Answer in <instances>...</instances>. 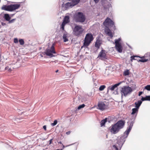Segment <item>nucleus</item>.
<instances>
[{
    "label": "nucleus",
    "instance_id": "1",
    "mask_svg": "<svg viewBox=\"0 0 150 150\" xmlns=\"http://www.w3.org/2000/svg\"><path fill=\"white\" fill-rule=\"evenodd\" d=\"M135 117H132L130 118L129 121L127 122L128 127H127L126 130L123 133V135L120 137L118 140L117 143L114 145V147L117 148V146L122 148V145L126 140V139L127 138L130 131H131L133 124L135 122Z\"/></svg>",
    "mask_w": 150,
    "mask_h": 150
},
{
    "label": "nucleus",
    "instance_id": "2",
    "mask_svg": "<svg viewBox=\"0 0 150 150\" xmlns=\"http://www.w3.org/2000/svg\"><path fill=\"white\" fill-rule=\"evenodd\" d=\"M74 20L76 22L83 23L86 19V17L85 15L81 12H78L74 16Z\"/></svg>",
    "mask_w": 150,
    "mask_h": 150
},
{
    "label": "nucleus",
    "instance_id": "3",
    "mask_svg": "<svg viewBox=\"0 0 150 150\" xmlns=\"http://www.w3.org/2000/svg\"><path fill=\"white\" fill-rule=\"evenodd\" d=\"M20 4H13L10 5H4L1 8V9L6 11H12L18 9L20 7Z\"/></svg>",
    "mask_w": 150,
    "mask_h": 150
},
{
    "label": "nucleus",
    "instance_id": "4",
    "mask_svg": "<svg viewBox=\"0 0 150 150\" xmlns=\"http://www.w3.org/2000/svg\"><path fill=\"white\" fill-rule=\"evenodd\" d=\"M83 31L84 29L82 26L76 25L73 29V33L75 36L79 37L82 34Z\"/></svg>",
    "mask_w": 150,
    "mask_h": 150
},
{
    "label": "nucleus",
    "instance_id": "5",
    "mask_svg": "<svg viewBox=\"0 0 150 150\" xmlns=\"http://www.w3.org/2000/svg\"><path fill=\"white\" fill-rule=\"evenodd\" d=\"M94 38L92 34L91 33H87L84 40V46L87 47L93 40Z\"/></svg>",
    "mask_w": 150,
    "mask_h": 150
},
{
    "label": "nucleus",
    "instance_id": "6",
    "mask_svg": "<svg viewBox=\"0 0 150 150\" xmlns=\"http://www.w3.org/2000/svg\"><path fill=\"white\" fill-rule=\"evenodd\" d=\"M55 44L53 43L50 49H47L45 51L42 53L44 55L46 54L47 56L50 57H51L54 56L52 53L55 54L56 52L55 50Z\"/></svg>",
    "mask_w": 150,
    "mask_h": 150
},
{
    "label": "nucleus",
    "instance_id": "7",
    "mask_svg": "<svg viewBox=\"0 0 150 150\" xmlns=\"http://www.w3.org/2000/svg\"><path fill=\"white\" fill-rule=\"evenodd\" d=\"M132 91V88L129 86H124L122 88L121 90L122 97L123 95L126 96L128 94H130Z\"/></svg>",
    "mask_w": 150,
    "mask_h": 150
},
{
    "label": "nucleus",
    "instance_id": "8",
    "mask_svg": "<svg viewBox=\"0 0 150 150\" xmlns=\"http://www.w3.org/2000/svg\"><path fill=\"white\" fill-rule=\"evenodd\" d=\"M110 128V132L114 134L117 133L120 130L115 123L112 125Z\"/></svg>",
    "mask_w": 150,
    "mask_h": 150
},
{
    "label": "nucleus",
    "instance_id": "9",
    "mask_svg": "<svg viewBox=\"0 0 150 150\" xmlns=\"http://www.w3.org/2000/svg\"><path fill=\"white\" fill-rule=\"evenodd\" d=\"M98 108H97L101 111H103L108 108V106L102 101L98 103Z\"/></svg>",
    "mask_w": 150,
    "mask_h": 150
},
{
    "label": "nucleus",
    "instance_id": "10",
    "mask_svg": "<svg viewBox=\"0 0 150 150\" xmlns=\"http://www.w3.org/2000/svg\"><path fill=\"white\" fill-rule=\"evenodd\" d=\"M125 123V120H120L118 121L115 124L119 129H121L124 127Z\"/></svg>",
    "mask_w": 150,
    "mask_h": 150
},
{
    "label": "nucleus",
    "instance_id": "11",
    "mask_svg": "<svg viewBox=\"0 0 150 150\" xmlns=\"http://www.w3.org/2000/svg\"><path fill=\"white\" fill-rule=\"evenodd\" d=\"M122 82H120L117 83L115 84L113 86H110L108 87V90H110L112 91L115 90V88H117L116 90H117V86H119L120 84Z\"/></svg>",
    "mask_w": 150,
    "mask_h": 150
},
{
    "label": "nucleus",
    "instance_id": "12",
    "mask_svg": "<svg viewBox=\"0 0 150 150\" xmlns=\"http://www.w3.org/2000/svg\"><path fill=\"white\" fill-rule=\"evenodd\" d=\"M105 51L103 49L100 52L98 55V57L103 58L104 59H106V54L105 53Z\"/></svg>",
    "mask_w": 150,
    "mask_h": 150
},
{
    "label": "nucleus",
    "instance_id": "13",
    "mask_svg": "<svg viewBox=\"0 0 150 150\" xmlns=\"http://www.w3.org/2000/svg\"><path fill=\"white\" fill-rule=\"evenodd\" d=\"M105 33L111 38L113 37V35L110 30L108 27H106L105 30Z\"/></svg>",
    "mask_w": 150,
    "mask_h": 150
},
{
    "label": "nucleus",
    "instance_id": "14",
    "mask_svg": "<svg viewBox=\"0 0 150 150\" xmlns=\"http://www.w3.org/2000/svg\"><path fill=\"white\" fill-rule=\"evenodd\" d=\"M115 48L116 50L119 53H121L122 51V47L121 44L115 45Z\"/></svg>",
    "mask_w": 150,
    "mask_h": 150
},
{
    "label": "nucleus",
    "instance_id": "15",
    "mask_svg": "<svg viewBox=\"0 0 150 150\" xmlns=\"http://www.w3.org/2000/svg\"><path fill=\"white\" fill-rule=\"evenodd\" d=\"M138 109L136 108H133L132 109V112L131 113V115H133L132 117H135V118H136L138 111Z\"/></svg>",
    "mask_w": 150,
    "mask_h": 150
},
{
    "label": "nucleus",
    "instance_id": "16",
    "mask_svg": "<svg viewBox=\"0 0 150 150\" xmlns=\"http://www.w3.org/2000/svg\"><path fill=\"white\" fill-rule=\"evenodd\" d=\"M75 6L72 2H68L65 5V7L66 8H72Z\"/></svg>",
    "mask_w": 150,
    "mask_h": 150
},
{
    "label": "nucleus",
    "instance_id": "17",
    "mask_svg": "<svg viewBox=\"0 0 150 150\" xmlns=\"http://www.w3.org/2000/svg\"><path fill=\"white\" fill-rule=\"evenodd\" d=\"M101 44V43L100 42V40L99 39H97L95 42V46L97 48V49H99Z\"/></svg>",
    "mask_w": 150,
    "mask_h": 150
},
{
    "label": "nucleus",
    "instance_id": "18",
    "mask_svg": "<svg viewBox=\"0 0 150 150\" xmlns=\"http://www.w3.org/2000/svg\"><path fill=\"white\" fill-rule=\"evenodd\" d=\"M142 103V101L141 100H139L137 102H135L134 103L135 105V107L139 109Z\"/></svg>",
    "mask_w": 150,
    "mask_h": 150
},
{
    "label": "nucleus",
    "instance_id": "19",
    "mask_svg": "<svg viewBox=\"0 0 150 150\" xmlns=\"http://www.w3.org/2000/svg\"><path fill=\"white\" fill-rule=\"evenodd\" d=\"M3 17L6 21H8L11 19V17L10 16L9 14L8 13L5 14Z\"/></svg>",
    "mask_w": 150,
    "mask_h": 150
},
{
    "label": "nucleus",
    "instance_id": "20",
    "mask_svg": "<svg viewBox=\"0 0 150 150\" xmlns=\"http://www.w3.org/2000/svg\"><path fill=\"white\" fill-rule=\"evenodd\" d=\"M69 22L70 20L69 16H66L64 18L63 22H64V23L67 24Z\"/></svg>",
    "mask_w": 150,
    "mask_h": 150
},
{
    "label": "nucleus",
    "instance_id": "21",
    "mask_svg": "<svg viewBox=\"0 0 150 150\" xmlns=\"http://www.w3.org/2000/svg\"><path fill=\"white\" fill-rule=\"evenodd\" d=\"M141 57L140 58L141 59H137V60L138 62H147L148 60V59H146L144 58V56H143L142 57Z\"/></svg>",
    "mask_w": 150,
    "mask_h": 150
},
{
    "label": "nucleus",
    "instance_id": "22",
    "mask_svg": "<svg viewBox=\"0 0 150 150\" xmlns=\"http://www.w3.org/2000/svg\"><path fill=\"white\" fill-rule=\"evenodd\" d=\"M111 19L109 18H107L105 20V21L103 22L104 25L105 26L106 25H107L108 24L110 23Z\"/></svg>",
    "mask_w": 150,
    "mask_h": 150
},
{
    "label": "nucleus",
    "instance_id": "23",
    "mask_svg": "<svg viewBox=\"0 0 150 150\" xmlns=\"http://www.w3.org/2000/svg\"><path fill=\"white\" fill-rule=\"evenodd\" d=\"M107 121V118H105V119L102 120L100 122V125L101 127L104 126L105 123Z\"/></svg>",
    "mask_w": 150,
    "mask_h": 150
},
{
    "label": "nucleus",
    "instance_id": "24",
    "mask_svg": "<svg viewBox=\"0 0 150 150\" xmlns=\"http://www.w3.org/2000/svg\"><path fill=\"white\" fill-rule=\"evenodd\" d=\"M107 25H109V26H110L111 27L114 26V30L115 29V27L114 25V23L111 20V21H110V23H109L108 24H107Z\"/></svg>",
    "mask_w": 150,
    "mask_h": 150
},
{
    "label": "nucleus",
    "instance_id": "25",
    "mask_svg": "<svg viewBox=\"0 0 150 150\" xmlns=\"http://www.w3.org/2000/svg\"><path fill=\"white\" fill-rule=\"evenodd\" d=\"M121 40V39L120 38H119L117 39H115V45H119L121 44V43L120 42Z\"/></svg>",
    "mask_w": 150,
    "mask_h": 150
},
{
    "label": "nucleus",
    "instance_id": "26",
    "mask_svg": "<svg viewBox=\"0 0 150 150\" xmlns=\"http://www.w3.org/2000/svg\"><path fill=\"white\" fill-rule=\"evenodd\" d=\"M63 38L64 40V42H67L68 41V39L67 38V35L66 34H64L63 36Z\"/></svg>",
    "mask_w": 150,
    "mask_h": 150
},
{
    "label": "nucleus",
    "instance_id": "27",
    "mask_svg": "<svg viewBox=\"0 0 150 150\" xmlns=\"http://www.w3.org/2000/svg\"><path fill=\"white\" fill-rule=\"evenodd\" d=\"M135 57L141 58V57L140 56H137V55H136V56L133 55V56H131L130 57L131 60V61L132 62V60H137V59H135Z\"/></svg>",
    "mask_w": 150,
    "mask_h": 150
},
{
    "label": "nucleus",
    "instance_id": "28",
    "mask_svg": "<svg viewBox=\"0 0 150 150\" xmlns=\"http://www.w3.org/2000/svg\"><path fill=\"white\" fill-rule=\"evenodd\" d=\"M72 3L75 5L77 4L79 2L80 0H71Z\"/></svg>",
    "mask_w": 150,
    "mask_h": 150
},
{
    "label": "nucleus",
    "instance_id": "29",
    "mask_svg": "<svg viewBox=\"0 0 150 150\" xmlns=\"http://www.w3.org/2000/svg\"><path fill=\"white\" fill-rule=\"evenodd\" d=\"M105 87H106V86L105 85H101L99 89V91H102L105 89Z\"/></svg>",
    "mask_w": 150,
    "mask_h": 150
},
{
    "label": "nucleus",
    "instance_id": "30",
    "mask_svg": "<svg viewBox=\"0 0 150 150\" xmlns=\"http://www.w3.org/2000/svg\"><path fill=\"white\" fill-rule=\"evenodd\" d=\"M20 43V44L21 45H23L24 44V41L23 39H20L18 41Z\"/></svg>",
    "mask_w": 150,
    "mask_h": 150
},
{
    "label": "nucleus",
    "instance_id": "31",
    "mask_svg": "<svg viewBox=\"0 0 150 150\" xmlns=\"http://www.w3.org/2000/svg\"><path fill=\"white\" fill-rule=\"evenodd\" d=\"M85 106V105L84 104H83L81 105H79L77 108V109L78 110H79L82 108H83Z\"/></svg>",
    "mask_w": 150,
    "mask_h": 150
},
{
    "label": "nucleus",
    "instance_id": "32",
    "mask_svg": "<svg viewBox=\"0 0 150 150\" xmlns=\"http://www.w3.org/2000/svg\"><path fill=\"white\" fill-rule=\"evenodd\" d=\"M129 74V71L128 70H127L125 71L124 73V75L125 76L128 75Z\"/></svg>",
    "mask_w": 150,
    "mask_h": 150
},
{
    "label": "nucleus",
    "instance_id": "33",
    "mask_svg": "<svg viewBox=\"0 0 150 150\" xmlns=\"http://www.w3.org/2000/svg\"><path fill=\"white\" fill-rule=\"evenodd\" d=\"M144 89L148 91H150V85H148L144 87Z\"/></svg>",
    "mask_w": 150,
    "mask_h": 150
},
{
    "label": "nucleus",
    "instance_id": "34",
    "mask_svg": "<svg viewBox=\"0 0 150 150\" xmlns=\"http://www.w3.org/2000/svg\"><path fill=\"white\" fill-rule=\"evenodd\" d=\"M57 120H55L54 121L53 123L51 124V125L52 126H54L57 124Z\"/></svg>",
    "mask_w": 150,
    "mask_h": 150
},
{
    "label": "nucleus",
    "instance_id": "35",
    "mask_svg": "<svg viewBox=\"0 0 150 150\" xmlns=\"http://www.w3.org/2000/svg\"><path fill=\"white\" fill-rule=\"evenodd\" d=\"M16 18H13L11 20H10L8 21V23H13L14 21H16Z\"/></svg>",
    "mask_w": 150,
    "mask_h": 150
},
{
    "label": "nucleus",
    "instance_id": "36",
    "mask_svg": "<svg viewBox=\"0 0 150 150\" xmlns=\"http://www.w3.org/2000/svg\"><path fill=\"white\" fill-rule=\"evenodd\" d=\"M114 145H113L112 146V147H113V150H120V149H121V148H120V147H119V146H117V148H115V147H114Z\"/></svg>",
    "mask_w": 150,
    "mask_h": 150
},
{
    "label": "nucleus",
    "instance_id": "37",
    "mask_svg": "<svg viewBox=\"0 0 150 150\" xmlns=\"http://www.w3.org/2000/svg\"><path fill=\"white\" fill-rule=\"evenodd\" d=\"M5 69L6 70H7L9 71H11L12 70L11 68H10L8 66L6 67L5 68Z\"/></svg>",
    "mask_w": 150,
    "mask_h": 150
},
{
    "label": "nucleus",
    "instance_id": "38",
    "mask_svg": "<svg viewBox=\"0 0 150 150\" xmlns=\"http://www.w3.org/2000/svg\"><path fill=\"white\" fill-rule=\"evenodd\" d=\"M146 96L145 97H142V98L141 99V100L142 101H144L145 100H147L146 99Z\"/></svg>",
    "mask_w": 150,
    "mask_h": 150
},
{
    "label": "nucleus",
    "instance_id": "39",
    "mask_svg": "<svg viewBox=\"0 0 150 150\" xmlns=\"http://www.w3.org/2000/svg\"><path fill=\"white\" fill-rule=\"evenodd\" d=\"M66 23H64V22H62L61 25V28L63 30H64V26Z\"/></svg>",
    "mask_w": 150,
    "mask_h": 150
},
{
    "label": "nucleus",
    "instance_id": "40",
    "mask_svg": "<svg viewBox=\"0 0 150 150\" xmlns=\"http://www.w3.org/2000/svg\"><path fill=\"white\" fill-rule=\"evenodd\" d=\"M18 42V40L17 38H15L14 39V42L15 43H17Z\"/></svg>",
    "mask_w": 150,
    "mask_h": 150
},
{
    "label": "nucleus",
    "instance_id": "41",
    "mask_svg": "<svg viewBox=\"0 0 150 150\" xmlns=\"http://www.w3.org/2000/svg\"><path fill=\"white\" fill-rule=\"evenodd\" d=\"M146 99L148 101H150V96H146Z\"/></svg>",
    "mask_w": 150,
    "mask_h": 150
},
{
    "label": "nucleus",
    "instance_id": "42",
    "mask_svg": "<svg viewBox=\"0 0 150 150\" xmlns=\"http://www.w3.org/2000/svg\"><path fill=\"white\" fill-rule=\"evenodd\" d=\"M53 140V139H50L49 141V145H50V144H51L52 143V140Z\"/></svg>",
    "mask_w": 150,
    "mask_h": 150
},
{
    "label": "nucleus",
    "instance_id": "43",
    "mask_svg": "<svg viewBox=\"0 0 150 150\" xmlns=\"http://www.w3.org/2000/svg\"><path fill=\"white\" fill-rule=\"evenodd\" d=\"M143 93V92L142 91H140L139 92L138 95L139 96H140Z\"/></svg>",
    "mask_w": 150,
    "mask_h": 150
},
{
    "label": "nucleus",
    "instance_id": "44",
    "mask_svg": "<svg viewBox=\"0 0 150 150\" xmlns=\"http://www.w3.org/2000/svg\"><path fill=\"white\" fill-rule=\"evenodd\" d=\"M113 93L115 95L118 94V93L117 91H115L113 92Z\"/></svg>",
    "mask_w": 150,
    "mask_h": 150
},
{
    "label": "nucleus",
    "instance_id": "45",
    "mask_svg": "<svg viewBox=\"0 0 150 150\" xmlns=\"http://www.w3.org/2000/svg\"><path fill=\"white\" fill-rule=\"evenodd\" d=\"M43 128L45 131L46 130V125L43 126Z\"/></svg>",
    "mask_w": 150,
    "mask_h": 150
},
{
    "label": "nucleus",
    "instance_id": "46",
    "mask_svg": "<svg viewBox=\"0 0 150 150\" xmlns=\"http://www.w3.org/2000/svg\"><path fill=\"white\" fill-rule=\"evenodd\" d=\"M1 24L3 26H4V25H6V23L3 22H1Z\"/></svg>",
    "mask_w": 150,
    "mask_h": 150
},
{
    "label": "nucleus",
    "instance_id": "47",
    "mask_svg": "<svg viewBox=\"0 0 150 150\" xmlns=\"http://www.w3.org/2000/svg\"><path fill=\"white\" fill-rule=\"evenodd\" d=\"M96 3L98 2L99 0H93Z\"/></svg>",
    "mask_w": 150,
    "mask_h": 150
},
{
    "label": "nucleus",
    "instance_id": "48",
    "mask_svg": "<svg viewBox=\"0 0 150 150\" xmlns=\"http://www.w3.org/2000/svg\"><path fill=\"white\" fill-rule=\"evenodd\" d=\"M70 132H71L70 131H68V132H67L66 133V134L68 135V134H70Z\"/></svg>",
    "mask_w": 150,
    "mask_h": 150
},
{
    "label": "nucleus",
    "instance_id": "49",
    "mask_svg": "<svg viewBox=\"0 0 150 150\" xmlns=\"http://www.w3.org/2000/svg\"><path fill=\"white\" fill-rule=\"evenodd\" d=\"M127 45L129 48H130L131 49H132V47L129 45L128 44Z\"/></svg>",
    "mask_w": 150,
    "mask_h": 150
},
{
    "label": "nucleus",
    "instance_id": "50",
    "mask_svg": "<svg viewBox=\"0 0 150 150\" xmlns=\"http://www.w3.org/2000/svg\"><path fill=\"white\" fill-rule=\"evenodd\" d=\"M15 15V14H11V16L12 17L14 15Z\"/></svg>",
    "mask_w": 150,
    "mask_h": 150
},
{
    "label": "nucleus",
    "instance_id": "51",
    "mask_svg": "<svg viewBox=\"0 0 150 150\" xmlns=\"http://www.w3.org/2000/svg\"><path fill=\"white\" fill-rule=\"evenodd\" d=\"M85 47L84 46V44L81 47V48H82L83 47Z\"/></svg>",
    "mask_w": 150,
    "mask_h": 150
},
{
    "label": "nucleus",
    "instance_id": "52",
    "mask_svg": "<svg viewBox=\"0 0 150 150\" xmlns=\"http://www.w3.org/2000/svg\"><path fill=\"white\" fill-rule=\"evenodd\" d=\"M58 143H59L60 144H62L61 142V141L59 142H58Z\"/></svg>",
    "mask_w": 150,
    "mask_h": 150
},
{
    "label": "nucleus",
    "instance_id": "53",
    "mask_svg": "<svg viewBox=\"0 0 150 150\" xmlns=\"http://www.w3.org/2000/svg\"><path fill=\"white\" fill-rule=\"evenodd\" d=\"M111 6V4H108V6Z\"/></svg>",
    "mask_w": 150,
    "mask_h": 150
},
{
    "label": "nucleus",
    "instance_id": "54",
    "mask_svg": "<svg viewBox=\"0 0 150 150\" xmlns=\"http://www.w3.org/2000/svg\"><path fill=\"white\" fill-rule=\"evenodd\" d=\"M62 145L63 146V148H64L65 147V146L62 144Z\"/></svg>",
    "mask_w": 150,
    "mask_h": 150
},
{
    "label": "nucleus",
    "instance_id": "55",
    "mask_svg": "<svg viewBox=\"0 0 150 150\" xmlns=\"http://www.w3.org/2000/svg\"><path fill=\"white\" fill-rule=\"evenodd\" d=\"M58 71H59L58 70H57L55 71V72H56V73H57V72H58Z\"/></svg>",
    "mask_w": 150,
    "mask_h": 150
},
{
    "label": "nucleus",
    "instance_id": "56",
    "mask_svg": "<svg viewBox=\"0 0 150 150\" xmlns=\"http://www.w3.org/2000/svg\"><path fill=\"white\" fill-rule=\"evenodd\" d=\"M109 90H108H108H107V93H108V92H109Z\"/></svg>",
    "mask_w": 150,
    "mask_h": 150
},
{
    "label": "nucleus",
    "instance_id": "57",
    "mask_svg": "<svg viewBox=\"0 0 150 150\" xmlns=\"http://www.w3.org/2000/svg\"><path fill=\"white\" fill-rule=\"evenodd\" d=\"M70 144L68 146H70V145H72L73 144Z\"/></svg>",
    "mask_w": 150,
    "mask_h": 150
},
{
    "label": "nucleus",
    "instance_id": "58",
    "mask_svg": "<svg viewBox=\"0 0 150 150\" xmlns=\"http://www.w3.org/2000/svg\"><path fill=\"white\" fill-rule=\"evenodd\" d=\"M40 55L41 56V57H43V56L42 54H41Z\"/></svg>",
    "mask_w": 150,
    "mask_h": 150
},
{
    "label": "nucleus",
    "instance_id": "59",
    "mask_svg": "<svg viewBox=\"0 0 150 150\" xmlns=\"http://www.w3.org/2000/svg\"><path fill=\"white\" fill-rule=\"evenodd\" d=\"M86 100H87L86 99L85 100H84V101H86Z\"/></svg>",
    "mask_w": 150,
    "mask_h": 150
},
{
    "label": "nucleus",
    "instance_id": "60",
    "mask_svg": "<svg viewBox=\"0 0 150 150\" xmlns=\"http://www.w3.org/2000/svg\"><path fill=\"white\" fill-rule=\"evenodd\" d=\"M109 1H111V0H109Z\"/></svg>",
    "mask_w": 150,
    "mask_h": 150
},
{
    "label": "nucleus",
    "instance_id": "61",
    "mask_svg": "<svg viewBox=\"0 0 150 150\" xmlns=\"http://www.w3.org/2000/svg\"><path fill=\"white\" fill-rule=\"evenodd\" d=\"M149 54H150V52H149Z\"/></svg>",
    "mask_w": 150,
    "mask_h": 150
},
{
    "label": "nucleus",
    "instance_id": "62",
    "mask_svg": "<svg viewBox=\"0 0 150 150\" xmlns=\"http://www.w3.org/2000/svg\"><path fill=\"white\" fill-rule=\"evenodd\" d=\"M104 8L105 9V7H104Z\"/></svg>",
    "mask_w": 150,
    "mask_h": 150
},
{
    "label": "nucleus",
    "instance_id": "63",
    "mask_svg": "<svg viewBox=\"0 0 150 150\" xmlns=\"http://www.w3.org/2000/svg\"><path fill=\"white\" fill-rule=\"evenodd\" d=\"M1 0H0V2H1Z\"/></svg>",
    "mask_w": 150,
    "mask_h": 150
},
{
    "label": "nucleus",
    "instance_id": "64",
    "mask_svg": "<svg viewBox=\"0 0 150 150\" xmlns=\"http://www.w3.org/2000/svg\"><path fill=\"white\" fill-rule=\"evenodd\" d=\"M149 56L150 57V55H149Z\"/></svg>",
    "mask_w": 150,
    "mask_h": 150
}]
</instances>
